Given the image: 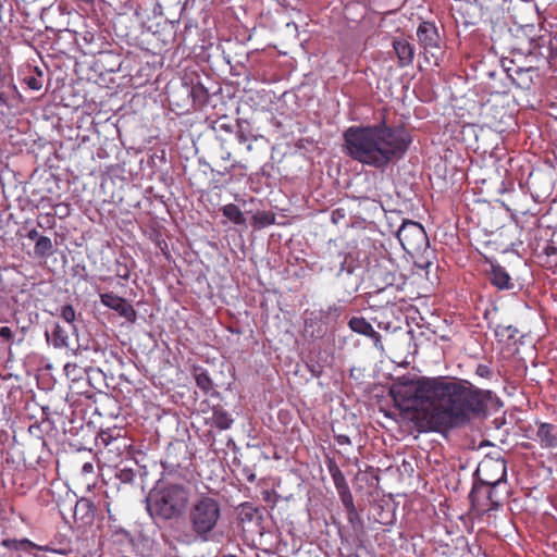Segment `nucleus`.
<instances>
[{
  "label": "nucleus",
  "instance_id": "1",
  "mask_svg": "<svg viewBox=\"0 0 557 557\" xmlns=\"http://www.w3.org/2000/svg\"><path fill=\"white\" fill-rule=\"evenodd\" d=\"M395 405L401 411L429 416L435 431L450 430L468 424L484 414L492 400V392L475 387L469 381L445 377H398L391 388Z\"/></svg>",
  "mask_w": 557,
  "mask_h": 557
},
{
  "label": "nucleus",
  "instance_id": "2",
  "mask_svg": "<svg viewBox=\"0 0 557 557\" xmlns=\"http://www.w3.org/2000/svg\"><path fill=\"white\" fill-rule=\"evenodd\" d=\"M343 138L348 157L379 170L401 159L412 141L404 127L389 126L384 121L374 125L349 126Z\"/></svg>",
  "mask_w": 557,
  "mask_h": 557
},
{
  "label": "nucleus",
  "instance_id": "3",
  "mask_svg": "<svg viewBox=\"0 0 557 557\" xmlns=\"http://www.w3.org/2000/svg\"><path fill=\"white\" fill-rule=\"evenodd\" d=\"M221 516L220 502L209 495H201L191 503L188 509V529L176 527L173 529V536L182 545L208 542L212 537Z\"/></svg>",
  "mask_w": 557,
  "mask_h": 557
},
{
  "label": "nucleus",
  "instance_id": "4",
  "mask_svg": "<svg viewBox=\"0 0 557 557\" xmlns=\"http://www.w3.org/2000/svg\"><path fill=\"white\" fill-rule=\"evenodd\" d=\"M189 491L182 484H166L152 490L146 497L147 511L152 519L170 521L181 517L188 505Z\"/></svg>",
  "mask_w": 557,
  "mask_h": 557
},
{
  "label": "nucleus",
  "instance_id": "5",
  "mask_svg": "<svg viewBox=\"0 0 557 557\" xmlns=\"http://www.w3.org/2000/svg\"><path fill=\"white\" fill-rule=\"evenodd\" d=\"M398 271L392 259L381 256L370 259L366 270V280L374 293H381L386 288L397 285Z\"/></svg>",
  "mask_w": 557,
  "mask_h": 557
},
{
  "label": "nucleus",
  "instance_id": "6",
  "mask_svg": "<svg viewBox=\"0 0 557 557\" xmlns=\"http://www.w3.org/2000/svg\"><path fill=\"white\" fill-rule=\"evenodd\" d=\"M508 493V488L502 491L475 480L469 494L471 508L479 516L498 510L507 499Z\"/></svg>",
  "mask_w": 557,
  "mask_h": 557
},
{
  "label": "nucleus",
  "instance_id": "7",
  "mask_svg": "<svg viewBox=\"0 0 557 557\" xmlns=\"http://www.w3.org/2000/svg\"><path fill=\"white\" fill-rule=\"evenodd\" d=\"M475 476L476 481L503 491V488H507L506 461L500 458H485L479 463Z\"/></svg>",
  "mask_w": 557,
  "mask_h": 557
},
{
  "label": "nucleus",
  "instance_id": "8",
  "mask_svg": "<svg viewBox=\"0 0 557 557\" xmlns=\"http://www.w3.org/2000/svg\"><path fill=\"white\" fill-rule=\"evenodd\" d=\"M397 238L408 253L420 252L429 244L423 226L414 221L406 220L397 231Z\"/></svg>",
  "mask_w": 557,
  "mask_h": 557
},
{
  "label": "nucleus",
  "instance_id": "9",
  "mask_svg": "<svg viewBox=\"0 0 557 557\" xmlns=\"http://www.w3.org/2000/svg\"><path fill=\"white\" fill-rule=\"evenodd\" d=\"M189 460V451L186 445L170 444L161 465L164 471L172 474L178 473L180 470L187 468Z\"/></svg>",
  "mask_w": 557,
  "mask_h": 557
},
{
  "label": "nucleus",
  "instance_id": "10",
  "mask_svg": "<svg viewBox=\"0 0 557 557\" xmlns=\"http://www.w3.org/2000/svg\"><path fill=\"white\" fill-rule=\"evenodd\" d=\"M417 37L420 46L425 53L436 57V52L441 51V37L434 23L423 21L417 28Z\"/></svg>",
  "mask_w": 557,
  "mask_h": 557
},
{
  "label": "nucleus",
  "instance_id": "11",
  "mask_svg": "<svg viewBox=\"0 0 557 557\" xmlns=\"http://www.w3.org/2000/svg\"><path fill=\"white\" fill-rule=\"evenodd\" d=\"M100 300L103 306L114 310L126 321L131 323L136 321L137 312L125 298L120 297L112 292H108L100 295Z\"/></svg>",
  "mask_w": 557,
  "mask_h": 557
},
{
  "label": "nucleus",
  "instance_id": "12",
  "mask_svg": "<svg viewBox=\"0 0 557 557\" xmlns=\"http://www.w3.org/2000/svg\"><path fill=\"white\" fill-rule=\"evenodd\" d=\"M2 546L7 547L9 549H14V550L38 549V550H42V552L59 554L62 556H66L71 553V549H69V548H64V547L57 548V547L52 546L51 544L41 546V545H37V544L33 543L32 541H29L27 539L2 540Z\"/></svg>",
  "mask_w": 557,
  "mask_h": 557
},
{
  "label": "nucleus",
  "instance_id": "13",
  "mask_svg": "<svg viewBox=\"0 0 557 557\" xmlns=\"http://www.w3.org/2000/svg\"><path fill=\"white\" fill-rule=\"evenodd\" d=\"M393 49L397 57V64L399 67L412 65L416 49L405 37H395L393 39Z\"/></svg>",
  "mask_w": 557,
  "mask_h": 557
},
{
  "label": "nucleus",
  "instance_id": "14",
  "mask_svg": "<svg viewBox=\"0 0 557 557\" xmlns=\"http://www.w3.org/2000/svg\"><path fill=\"white\" fill-rule=\"evenodd\" d=\"M348 326L355 333H358L360 335H364V336H368L369 338H371L373 341L374 346L377 349L383 350V344H382V341H381V334L379 332H376L373 329V326L371 325V323L368 322L364 318H362V317H352L348 321Z\"/></svg>",
  "mask_w": 557,
  "mask_h": 557
},
{
  "label": "nucleus",
  "instance_id": "15",
  "mask_svg": "<svg viewBox=\"0 0 557 557\" xmlns=\"http://www.w3.org/2000/svg\"><path fill=\"white\" fill-rule=\"evenodd\" d=\"M488 281L498 290H512L516 287V284L509 273L499 264L491 265Z\"/></svg>",
  "mask_w": 557,
  "mask_h": 557
},
{
  "label": "nucleus",
  "instance_id": "16",
  "mask_svg": "<svg viewBox=\"0 0 557 557\" xmlns=\"http://www.w3.org/2000/svg\"><path fill=\"white\" fill-rule=\"evenodd\" d=\"M542 448L554 449L557 447V425L541 422L537 425L536 438Z\"/></svg>",
  "mask_w": 557,
  "mask_h": 557
},
{
  "label": "nucleus",
  "instance_id": "17",
  "mask_svg": "<svg viewBox=\"0 0 557 557\" xmlns=\"http://www.w3.org/2000/svg\"><path fill=\"white\" fill-rule=\"evenodd\" d=\"M96 506L89 498H81L74 507V519L84 524L91 523L95 519Z\"/></svg>",
  "mask_w": 557,
  "mask_h": 557
},
{
  "label": "nucleus",
  "instance_id": "18",
  "mask_svg": "<svg viewBox=\"0 0 557 557\" xmlns=\"http://www.w3.org/2000/svg\"><path fill=\"white\" fill-rule=\"evenodd\" d=\"M21 81L32 90H40L44 86V72L37 66L27 65L23 69Z\"/></svg>",
  "mask_w": 557,
  "mask_h": 557
},
{
  "label": "nucleus",
  "instance_id": "19",
  "mask_svg": "<svg viewBox=\"0 0 557 557\" xmlns=\"http://www.w3.org/2000/svg\"><path fill=\"white\" fill-rule=\"evenodd\" d=\"M189 95L193 99L195 109L203 108L210 98L209 90L200 83L191 86Z\"/></svg>",
  "mask_w": 557,
  "mask_h": 557
},
{
  "label": "nucleus",
  "instance_id": "20",
  "mask_svg": "<svg viewBox=\"0 0 557 557\" xmlns=\"http://www.w3.org/2000/svg\"><path fill=\"white\" fill-rule=\"evenodd\" d=\"M212 422L213 425L220 430H228L232 426L234 420L223 408L214 407L212 412Z\"/></svg>",
  "mask_w": 557,
  "mask_h": 557
},
{
  "label": "nucleus",
  "instance_id": "21",
  "mask_svg": "<svg viewBox=\"0 0 557 557\" xmlns=\"http://www.w3.org/2000/svg\"><path fill=\"white\" fill-rule=\"evenodd\" d=\"M121 437L120 429H108L106 431H101L97 436V445H102L104 447H109L114 444Z\"/></svg>",
  "mask_w": 557,
  "mask_h": 557
},
{
  "label": "nucleus",
  "instance_id": "22",
  "mask_svg": "<svg viewBox=\"0 0 557 557\" xmlns=\"http://www.w3.org/2000/svg\"><path fill=\"white\" fill-rule=\"evenodd\" d=\"M223 215L231 220L234 224L242 225L245 218L238 206L228 203L222 208Z\"/></svg>",
  "mask_w": 557,
  "mask_h": 557
},
{
  "label": "nucleus",
  "instance_id": "23",
  "mask_svg": "<svg viewBox=\"0 0 557 557\" xmlns=\"http://www.w3.org/2000/svg\"><path fill=\"white\" fill-rule=\"evenodd\" d=\"M53 252L52 240L47 236L38 237L35 244V255L38 257H48Z\"/></svg>",
  "mask_w": 557,
  "mask_h": 557
},
{
  "label": "nucleus",
  "instance_id": "24",
  "mask_svg": "<svg viewBox=\"0 0 557 557\" xmlns=\"http://www.w3.org/2000/svg\"><path fill=\"white\" fill-rule=\"evenodd\" d=\"M52 343L55 348H63L69 346V335L59 324L52 331Z\"/></svg>",
  "mask_w": 557,
  "mask_h": 557
},
{
  "label": "nucleus",
  "instance_id": "25",
  "mask_svg": "<svg viewBox=\"0 0 557 557\" xmlns=\"http://www.w3.org/2000/svg\"><path fill=\"white\" fill-rule=\"evenodd\" d=\"M258 513V508L252 504L245 502L239 506V517L242 521H252Z\"/></svg>",
  "mask_w": 557,
  "mask_h": 557
},
{
  "label": "nucleus",
  "instance_id": "26",
  "mask_svg": "<svg viewBox=\"0 0 557 557\" xmlns=\"http://www.w3.org/2000/svg\"><path fill=\"white\" fill-rule=\"evenodd\" d=\"M82 40L84 41L86 48H87V51L86 53H89V54H96L98 53L100 50V47L97 46V47H94L95 44H96V39H97V36L95 33L92 32H89V30H86L84 34H82Z\"/></svg>",
  "mask_w": 557,
  "mask_h": 557
},
{
  "label": "nucleus",
  "instance_id": "27",
  "mask_svg": "<svg viewBox=\"0 0 557 557\" xmlns=\"http://www.w3.org/2000/svg\"><path fill=\"white\" fill-rule=\"evenodd\" d=\"M531 70L532 69H523V67H518L515 70L517 79H520V82H517V85L519 87H528L529 86V84L531 83V77L529 76V73L531 72ZM510 77L512 78L513 82L516 81L513 75H510Z\"/></svg>",
  "mask_w": 557,
  "mask_h": 557
},
{
  "label": "nucleus",
  "instance_id": "28",
  "mask_svg": "<svg viewBox=\"0 0 557 557\" xmlns=\"http://www.w3.org/2000/svg\"><path fill=\"white\" fill-rule=\"evenodd\" d=\"M114 273L119 278L128 281L131 276V269L126 262L116 259L114 264Z\"/></svg>",
  "mask_w": 557,
  "mask_h": 557
},
{
  "label": "nucleus",
  "instance_id": "29",
  "mask_svg": "<svg viewBox=\"0 0 557 557\" xmlns=\"http://www.w3.org/2000/svg\"><path fill=\"white\" fill-rule=\"evenodd\" d=\"M196 384L199 388H201L203 392H209L212 388V381L207 372L201 371L196 374L195 376Z\"/></svg>",
  "mask_w": 557,
  "mask_h": 557
},
{
  "label": "nucleus",
  "instance_id": "30",
  "mask_svg": "<svg viewBox=\"0 0 557 557\" xmlns=\"http://www.w3.org/2000/svg\"><path fill=\"white\" fill-rule=\"evenodd\" d=\"M347 515L348 522L352 525L354 529H362L363 523L362 520L357 511L356 506L345 509Z\"/></svg>",
  "mask_w": 557,
  "mask_h": 557
},
{
  "label": "nucleus",
  "instance_id": "31",
  "mask_svg": "<svg viewBox=\"0 0 557 557\" xmlns=\"http://www.w3.org/2000/svg\"><path fill=\"white\" fill-rule=\"evenodd\" d=\"M253 220L257 224H259L260 226H268V225H271L274 223L275 221V215L273 213H270V212H257L255 215H253Z\"/></svg>",
  "mask_w": 557,
  "mask_h": 557
},
{
  "label": "nucleus",
  "instance_id": "32",
  "mask_svg": "<svg viewBox=\"0 0 557 557\" xmlns=\"http://www.w3.org/2000/svg\"><path fill=\"white\" fill-rule=\"evenodd\" d=\"M345 509L355 507L354 497L349 486L337 491Z\"/></svg>",
  "mask_w": 557,
  "mask_h": 557
},
{
  "label": "nucleus",
  "instance_id": "33",
  "mask_svg": "<svg viewBox=\"0 0 557 557\" xmlns=\"http://www.w3.org/2000/svg\"><path fill=\"white\" fill-rule=\"evenodd\" d=\"M61 317L65 322L72 324L76 318V313H75L73 306H71V305L63 306L61 309Z\"/></svg>",
  "mask_w": 557,
  "mask_h": 557
},
{
  "label": "nucleus",
  "instance_id": "34",
  "mask_svg": "<svg viewBox=\"0 0 557 557\" xmlns=\"http://www.w3.org/2000/svg\"><path fill=\"white\" fill-rule=\"evenodd\" d=\"M475 374L483 379H491L493 371L488 366L480 363L475 369Z\"/></svg>",
  "mask_w": 557,
  "mask_h": 557
},
{
  "label": "nucleus",
  "instance_id": "35",
  "mask_svg": "<svg viewBox=\"0 0 557 557\" xmlns=\"http://www.w3.org/2000/svg\"><path fill=\"white\" fill-rule=\"evenodd\" d=\"M332 480L334 482L336 491H339L342 488L348 487V483H347L343 472L339 473V474L333 475Z\"/></svg>",
  "mask_w": 557,
  "mask_h": 557
},
{
  "label": "nucleus",
  "instance_id": "36",
  "mask_svg": "<svg viewBox=\"0 0 557 557\" xmlns=\"http://www.w3.org/2000/svg\"><path fill=\"white\" fill-rule=\"evenodd\" d=\"M117 476L122 482L129 483L134 480L135 473L132 469H123Z\"/></svg>",
  "mask_w": 557,
  "mask_h": 557
},
{
  "label": "nucleus",
  "instance_id": "37",
  "mask_svg": "<svg viewBox=\"0 0 557 557\" xmlns=\"http://www.w3.org/2000/svg\"><path fill=\"white\" fill-rule=\"evenodd\" d=\"M327 470L331 474V476L342 473V470L339 469L338 465L333 459H329L326 461Z\"/></svg>",
  "mask_w": 557,
  "mask_h": 557
},
{
  "label": "nucleus",
  "instance_id": "38",
  "mask_svg": "<svg viewBox=\"0 0 557 557\" xmlns=\"http://www.w3.org/2000/svg\"><path fill=\"white\" fill-rule=\"evenodd\" d=\"M262 499L267 503L272 502L273 505L276 503V493L274 491L265 490L262 492Z\"/></svg>",
  "mask_w": 557,
  "mask_h": 557
},
{
  "label": "nucleus",
  "instance_id": "39",
  "mask_svg": "<svg viewBox=\"0 0 557 557\" xmlns=\"http://www.w3.org/2000/svg\"><path fill=\"white\" fill-rule=\"evenodd\" d=\"M249 134L246 133L242 127H239L236 132V139L239 144H245L248 141Z\"/></svg>",
  "mask_w": 557,
  "mask_h": 557
},
{
  "label": "nucleus",
  "instance_id": "40",
  "mask_svg": "<svg viewBox=\"0 0 557 557\" xmlns=\"http://www.w3.org/2000/svg\"><path fill=\"white\" fill-rule=\"evenodd\" d=\"M347 257L344 258V260L341 262V269L337 273V275H341L344 271H346L348 274H351L354 272V268L351 265H347Z\"/></svg>",
  "mask_w": 557,
  "mask_h": 557
},
{
  "label": "nucleus",
  "instance_id": "41",
  "mask_svg": "<svg viewBox=\"0 0 557 557\" xmlns=\"http://www.w3.org/2000/svg\"><path fill=\"white\" fill-rule=\"evenodd\" d=\"M335 441L337 442L338 445L343 446V445H350L351 444V441L349 438V436L345 435V434H338L335 436Z\"/></svg>",
  "mask_w": 557,
  "mask_h": 557
},
{
  "label": "nucleus",
  "instance_id": "42",
  "mask_svg": "<svg viewBox=\"0 0 557 557\" xmlns=\"http://www.w3.org/2000/svg\"><path fill=\"white\" fill-rule=\"evenodd\" d=\"M341 311H342V307L334 305V306L329 307L327 314L338 317L341 314Z\"/></svg>",
  "mask_w": 557,
  "mask_h": 557
},
{
  "label": "nucleus",
  "instance_id": "43",
  "mask_svg": "<svg viewBox=\"0 0 557 557\" xmlns=\"http://www.w3.org/2000/svg\"><path fill=\"white\" fill-rule=\"evenodd\" d=\"M1 336H2V342L3 341L10 342V339L12 337L11 330L9 327H7V326H2Z\"/></svg>",
  "mask_w": 557,
  "mask_h": 557
},
{
  "label": "nucleus",
  "instance_id": "44",
  "mask_svg": "<svg viewBox=\"0 0 557 557\" xmlns=\"http://www.w3.org/2000/svg\"><path fill=\"white\" fill-rule=\"evenodd\" d=\"M94 472V465L91 462H85L82 467V473L84 475L91 474Z\"/></svg>",
  "mask_w": 557,
  "mask_h": 557
},
{
  "label": "nucleus",
  "instance_id": "45",
  "mask_svg": "<svg viewBox=\"0 0 557 557\" xmlns=\"http://www.w3.org/2000/svg\"><path fill=\"white\" fill-rule=\"evenodd\" d=\"M27 237L32 240H36L38 239V237H40V235L38 234L37 230L36 228H33L28 232L27 234Z\"/></svg>",
  "mask_w": 557,
  "mask_h": 557
},
{
  "label": "nucleus",
  "instance_id": "46",
  "mask_svg": "<svg viewBox=\"0 0 557 557\" xmlns=\"http://www.w3.org/2000/svg\"><path fill=\"white\" fill-rule=\"evenodd\" d=\"M245 475L248 482L252 483L256 481V474L251 470H246Z\"/></svg>",
  "mask_w": 557,
  "mask_h": 557
},
{
  "label": "nucleus",
  "instance_id": "47",
  "mask_svg": "<svg viewBox=\"0 0 557 557\" xmlns=\"http://www.w3.org/2000/svg\"><path fill=\"white\" fill-rule=\"evenodd\" d=\"M76 369V364L74 363H66L64 366V371L66 373V375L69 376L71 374L72 371H74Z\"/></svg>",
  "mask_w": 557,
  "mask_h": 557
},
{
  "label": "nucleus",
  "instance_id": "48",
  "mask_svg": "<svg viewBox=\"0 0 557 557\" xmlns=\"http://www.w3.org/2000/svg\"><path fill=\"white\" fill-rule=\"evenodd\" d=\"M507 329H508V331L510 332L509 337H510V338H511V337H513V333H516V332H517V330H516V329H513L512 326H508Z\"/></svg>",
  "mask_w": 557,
  "mask_h": 557
},
{
  "label": "nucleus",
  "instance_id": "49",
  "mask_svg": "<svg viewBox=\"0 0 557 557\" xmlns=\"http://www.w3.org/2000/svg\"><path fill=\"white\" fill-rule=\"evenodd\" d=\"M81 3H85V4H88V5H91L94 3L95 0H78Z\"/></svg>",
  "mask_w": 557,
  "mask_h": 557
},
{
  "label": "nucleus",
  "instance_id": "50",
  "mask_svg": "<svg viewBox=\"0 0 557 557\" xmlns=\"http://www.w3.org/2000/svg\"><path fill=\"white\" fill-rule=\"evenodd\" d=\"M67 213H69V208H67V206H64V214L63 215H67Z\"/></svg>",
  "mask_w": 557,
  "mask_h": 557
},
{
  "label": "nucleus",
  "instance_id": "51",
  "mask_svg": "<svg viewBox=\"0 0 557 557\" xmlns=\"http://www.w3.org/2000/svg\"><path fill=\"white\" fill-rule=\"evenodd\" d=\"M107 512H108V515H109V519H112L110 508H108V509H107Z\"/></svg>",
  "mask_w": 557,
  "mask_h": 557
},
{
  "label": "nucleus",
  "instance_id": "52",
  "mask_svg": "<svg viewBox=\"0 0 557 557\" xmlns=\"http://www.w3.org/2000/svg\"><path fill=\"white\" fill-rule=\"evenodd\" d=\"M4 79H5V77L2 75V78H1L2 87L4 86Z\"/></svg>",
  "mask_w": 557,
  "mask_h": 557
},
{
  "label": "nucleus",
  "instance_id": "53",
  "mask_svg": "<svg viewBox=\"0 0 557 557\" xmlns=\"http://www.w3.org/2000/svg\"><path fill=\"white\" fill-rule=\"evenodd\" d=\"M1 102H2V104H5V103H7L3 97H2V99H1Z\"/></svg>",
  "mask_w": 557,
  "mask_h": 557
},
{
  "label": "nucleus",
  "instance_id": "54",
  "mask_svg": "<svg viewBox=\"0 0 557 557\" xmlns=\"http://www.w3.org/2000/svg\"><path fill=\"white\" fill-rule=\"evenodd\" d=\"M221 128H224V129L228 131L227 126H224V125H221Z\"/></svg>",
  "mask_w": 557,
  "mask_h": 557
},
{
  "label": "nucleus",
  "instance_id": "55",
  "mask_svg": "<svg viewBox=\"0 0 557 557\" xmlns=\"http://www.w3.org/2000/svg\"><path fill=\"white\" fill-rule=\"evenodd\" d=\"M221 128H224V129L228 131L227 126H224V125H221Z\"/></svg>",
  "mask_w": 557,
  "mask_h": 557
}]
</instances>
